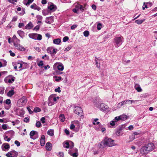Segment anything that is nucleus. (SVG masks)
<instances>
[{
  "instance_id": "1",
  "label": "nucleus",
  "mask_w": 157,
  "mask_h": 157,
  "mask_svg": "<svg viewBox=\"0 0 157 157\" xmlns=\"http://www.w3.org/2000/svg\"><path fill=\"white\" fill-rule=\"evenodd\" d=\"M114 140L111 139L106 137L100 144V148H103L106 146L112 147L114 145Z\"/></svg>"
},
{
  "instance_id": "2",
  "label": "nucleus",
  "mask_w": 157,
  "mask_h": 157,
  "mask_svg": "<svg viewBox=\"0 0 157 157\" xmlns=\"http://www.w3.org/2000/svg\"><path fill=\"white\" fill-rule=\"evenodd\" d=\"M155 146L154 144L151 143L147 144L146 146L142 147L141 150V152L143 154H146L149 151H151L155 149Z\"/></svg>"
},
{
  "instance_id": "3",
  "label": "nucleus",
  "mask_w": 157,
  "mask_h": 157,
  "mask_svg": "<svg viewBox=\"0 0 157 157\" xmlns=\"http://www.w3.org/2000/svg\"><path fill=\"white\" fill-rule=\"evenodd\" d=\"M95 106L104 112L109 111V107L108 106L105 104L96 102L94 104Z\"/></svg>"
},
{
  "instance_id": "4",
  "label": "nucleus",
  "mask_w": 157,
  "mask_h": 157,
  "mask_svg": "<svg viewBox=\"0 0 157 157\" xmlns=\"http://www.w3.org/2000/svg\"><path fill=\"white\" fill-rule=\"evenodd\" d=\"M123 42V37L122 36H117L113 39V43L115 47L118 48Z\"/></svg>"
},
{
  "instance_id": "5",
  "label": "nucleus",
  "mask_w": 157,
  "mask_h": 157,
  "mask_svg": "<svg viewBox=\"0 0 157 157\" xmlns=\"http://www.w3.org/2000/svg\"><path fill=\"white\" fill-rule=\"evenodd\" d=\"M59 99V98L58 97H56L54 95H51L48 98V105L49 106L53 105L56 103L57 100H58Z\"/></svg>"
},
{
  "instance_id": "6",
  "label": "nucleus",
  "mask_w": 157,
  "mask_h": 157,
  "mask_svg": "<svg viewBox=\"0 0 157 157\" xmlns=\"http://www.w3.org/2000/svg\"><path fill=\"white\" fill-rule=\"evenodd\" d=\"M29 36L30 38L35 40H40L42 39V36L40 34L37 33L29 34Z\"/></svg>"
},
{
  "instance_id": "7",
  "label": "nucleus",
  "mask_w": 157,
  "mask_h": 157,
  "mask_svg": "<svg viewBox=\"0 0 157 157\" xmlns=\"http://www.w3.org/2000/svg\"><path fill=\"white\" fill-rule=\"evenodd\" d=\"M48 53H50L52 56H54L58 51L57 49H55L53 47H49L47 49Z\"/></svg>"
},
{
  "instance_id": "8",
  "label": "nucleus",
  "mask_w": 157,
  "mask_h": 157,
  "mask_svg": "<svg viewBox=\"0 0 157 157\" xmlns=\"http://www.w3.org/2000/svg\"><path fill=\"white\" fill-rule=\"evenodd\" d=\"M29 135L30 138L33 140L37 138L39 136L38 132L35 131H31L30 132Z\"/></svg>"
},
{
  "instance_id": "9",
  "label": "nucleus",
  "mask_w": 157,
  "mask_h": 157,
  "mask_svg": "<svg viewBox=\"0 0 157 157\" xmlns=\"http://www.w3.org/2000/svg\"><path fill=\"white\" fill-rule=\"evenodd\" d=\"M74 113L79 116L82 115V111L81 108L78 106L74 107Z\"/></svg>"
},
{
  "instance_id": "10",
  "label": "nucleus",
  "mask_w": 157,
  "mask_h": 157,
  "mask_svg": "<svg viewBox=\"0 0 157 157\" xmlns=\"http://www.w3.org/2000/svg\"><path fill=\"white\" fill-rule=\"evenodd\" d=\"M18 155V153L14 150L8 152L6 154V156L8 157H16Z\"/></svg>"
},
{
  "instance_id": "11",
  "label": "nucleus",
  "mask_w": 157,
  "mask_h": 157,
  "mask_svg": "<svg viewBox=\"0 0 157 157\" xmlns=\"http://www.w3.org/2000/svg\"><path fill=\"white\" fill-rule=\"evenodd\" d=\"M19 43H18L17 42V43H13L14 46L15 47V48L20 51H25V48L22 45H20Z\"/></svg>"
},
{
  "instance_id": "12",
  "label": "nucleus",
  "mask_w": 157,
  "mask_h": 157,
  "mask_svg": "<svg viewBox=\"0 0 157 157\" xmlns=\"http://www.w3.org/2000/svg\"><path fill=\"white\" fill-rule=\"evenodd\" d=\"M48 8L51 12H53L55 11L57 9L56 5H54L52 3H50L48 4Z\"/></svg>"
},
{
  "instance_id": "13",
  "label": "nucleus",
  "mask_w": 157,
  "mask_h": 157,
  "mask_svg": "<svg viewBox=\"0 0 157 157\" xmlns=\"http://www.w3.org/2000/svg\"><path fill=\"white\" fill-rule=\"evenodd\" d=\"M15 79V78L12 75H10L5 79V81L6 83H12L14 81Z\"/></svg>"
},
{
  "instance_id": "14",
  "label": "nucleus",
  "mask_w": 157,
  "mask_h": 157,
  "mask_svg": "<svg viewBox=\"0 0 157 157\" xmlns=\"http://www.w3.org/2000/svg\"><path fill=\"white\" fill-rule=\"evenodd\" d=\"M57 67L58 70L63 71L64 69V66L63 64L59 63H56L54 65V67Z\"/></svg>"
},
{
  "instance_id": "15",
  "label": "nucleus",
  "mask_w": 157,
  "mask_h": 157,
  "mask_svg": "<svg viewBox=\"0 0 157 157\" xmlns=\"http://www.w3.org/2000/svg\"><path fill=\"white\" fill-rule=\"evenodd\" d=\"M53 21V17L52 16L48 17L46 18L45 22L48 24H51Z\"/></svg>"
},
{
  "instance_id": "16",
  "label": "nucleus",
  "mask_w": 157,
  "mask_h": 157,
  "mask_svg": "<svg viewBox=\"0 0 157 157\" xmlns=\"http://www.w3.org/2000/svg\"><path fill=\"white\" fill-rule=\"evenodd\" d=\"M40 143L41 146H43L45 144V137L44 135H42L40 140Z\"/></svg>"
},
{
  "instance_id": "17",
  "label": "nucleus",
  "mask_w": 157,
  "mask_h": 157,
  "mask_svg": "<svg viewBox=\"0 0 157 157\" xmlns=\"http://www.w3.org/2000/svg\"><path fill=\"white\" fill-rule=\"evenodd\" d=\"M135 89L138 92H141L142 90L140 85L138 84H136L134 86Z\"/></svg>"
},
{
  "instance_id": "18",
  "label": "nucleus",
  "mask_w": 157,
  "mask_h": 157,
  "mask_svg": "<svg viewBox=\"0 0 157 157\" xmlns=\"http://www.w3.org/2000/svg\"><path fill=\"white\" fill-rule=\"evenodd\" d=\"M46 149L47 150L50 151L52 149V144L49 142H48L46 145Z\"/></svg>"
},
{
  "instance_id": "19",
  "label": "nucleus",
  "mask_w": 157,
  "mask_h": 157,
  "mask_svg": "<svg viewBox=\"0 0 157 157\" xmlns=\"http://www.w3.org/2000/svg\"><path fill=\"white\" fill-rule=\"evenodd\" d=\"M30 7L32 9L34 10H37L38 11H39L40 10V8L39 7L37 6L35 4H33L31 5L30 6Z\"/></svg>"
},
{
  "instance_id": "20",
  "label": "nucleus",
  "mask_w": 157,
  "mask_h": 157,
  "mask_svg": "<svg viewBox=\"0 0 157 157\" xmlns=\"http://www.w3.org/2000/svg\"><path fill=\"white\" fill-rule=\"evenodd\" d=\"M75 8L78 11L79 10H80L81 11H83L84 10L83 7L82 6L79 4H77V5H76Z\"/></svg>"
},
{
  "instance_id": "21",
  "label": "nucleus",
  "mask_w": 157,
  "mask_h": 157,
  "mask_svg": "<svg viewBox=\"0 0 157 157\" xmlns=\"http://www.w3.org/2000/svg\"><path fill=\"white\" fill-rule=\"evenodd\" d=\"M33 1V0H24L23 1V3L26 5H29L32 3Z\"/></svg>"
},
{
  "instance_id": "22",
  "label": "nucleus",
  "mask_w": 157,
  "mask_h": 157,
  "mask_svg": "<svg viewBox=\"0 0 157 157\" xmlns=\"http://www.w3.org/2000/svg\"><path fill=\"white\" fill-rule=\"evenodd\" d=\"M16 65L17 67H18L20 69L21 68H22V69H24L25 68V67H23V65L24 64H25L24 63H16Z\"/></svg>"
},
{
  "instance_id": "23",
  "label": "nucleus",
  "mask_w": 157,
  "mask_h": 157,
  "mask_svg": "<svg viewBox=\"0 0 157 157\" xmlns=\"http://www.w3.org/2000/svg\"><path fill=\"white\" fill-rule=\"evenodd\" d=\"M33 27L32 23L30 22L25 27V29H30Z\"/></svg>"
},
{
  "instance_id": "24",
  "label": "nucleus",
  "mask_w": 157,
  "mask_h": 157,
  "mask_svg": "<svg viewBox=\"0 0 157 157\" xmlns=\"http://www.w3.org/2000/svg\"><path fill=\"white\" fill-rule=\"evenodd\" d=\"M17 33L19 36L22 38H23L25 36V33L23 31L19 30L17 31Z\"/></svg>"
},
{
  "instance_id": "25",
  "label": "nucleus",
  "mask_w": 157,
  "mask_h": 157,
  "mask_svg": "<svg viewBox=\"0 0 157 157\" xmlns=\"http://www.w3.org/2000/svg\"><path fill=\"white\" fill-rule=\"evenodd\" d=\"M54 131L53 129H50L47 132V134L50 136H52L54 135Z\"/></svg>"
},
{
  "instance_id": "26",
  "label": "nucleus",
  "mask_w": 157,
  "mask_h": 157,
  "mask_svg": "<svg viewBox=\"0 0 157 157\" xmlns=\"http://www.w3.org/2000/svg\"><path fill=\"white\" fill-rule=\"evenodd\" d=\"M70 145V144L68 142H64L63 143V145L64 148H68L69 147V145Z\"/></svg>"
},
{
  "instance_id": "27",
  "label": "nucleus",
  "mask_w": 157,
  "mask_h": 157,
  "mask_svg": "<svg viewBox=\"0 0 157 157\" xmlns=\"http://www.w3.org/2000/svg\"><path fill=\"white\" fill-rule=\"evenodd\" d=\"M61 42V40L59 38L54 39L53 40V43L56 44H59Z\"/></svg>"
},
{
  "instance_id": "28",
  "label": "nucleus",
  "mask_w": 157,
  "mask_h": 157,
  "mask_svg": "<svg viewBox=\"0 0 157 157\" xmlns=\"http://www.w3.org/2000/svg\"><path fill=\"white\" fill-rule=\"evenodd\" d=\"M145 21V19L143 20H136L135 22L138 25H140L143 23Z\"/></svg>"
},
{
  "instance_id": "29",
  "label": "nucleus",
  "mask_w": 157,
  "mask_h": 157,
  "mask_svg": "<svg viewBox=\"0 0 157 157\" xmlns=\"http://www.w3.org/2000/svg\"><path fill=\"white\" fill-rule=\"evenodd\" d=\"M121 120L124 121L127 119V116L125 114H123L120 116Z\"/></svg>"
},
{
  "instance_id": "30",
  "label": "nucleus",
  "mask_w": 157,
  "mask_h": 157,
  "mask_svg": "<svg viewBox=\"0 0 157 157\" xmlns=\"http://www.w3.org/2000/svg\"><path fill=\"white\" fill-rule=\"evenodd\" d=\"M18 112L19 114H18V115L21 116H22L25 113V111L22 109L19 110L17 111Z\"/></svg>"
},
{
  "instance_id": "31",
  "label": "nucleus",
  "mask_w": 157,
  "mask_h": 157,
  "mask_svg": "<svg viewBox=\"0 0 157 157\" xmlns=\"http://www.w3.org/2000/svg\"><path fill=\"white\" fill-rule=\"evenodd\" d=\"M20 101L22 104H25L26 103L27 101V99L25 97H23L20 99Z\"/></svg>"
},
{
  "instance_id": "32",
  "label": "nucleus",
  "mask_w": 157,
  "mask_h": 157,
  "mask_svg": "<svg viewBox=\"0 0 157 157\" xmlns=\"http://www.w3.org/2000/svg\"><path fill=\"white\" fill-rule=\"evenodd\" d=\"M60 120L62 122H63L65 120L64 115L63 114H61L59 117Z\"/></svg>"
},
{
  "instance_id": "33",
  "label": "nucleus",
  "mask_w": 157,
  "mask_h": 157,
  "mask_svg": "<svg viewBox=\"0 0 157 157\" xmlns=\"http://www.w3.org/2000/svg\"><path fill=\"white\" fill-rule=\"evenodd\" d=\"M3 148L5 149L3 150L5 151V150H8L9 149L10 146L8 144H3Z\"/></svg>"
},
{
  "instance_id": "34",
  "label": "nucleus",
  "mask_w": 157,
  "mask_h": 157,
  "mask_svg": "<svg viewBox=\"0 0 157 157\" xmlns=\"http://www.w3.org/2000/svg\"><path fill=\"white\" fill-rule=\"evenodd\" d=\"M14 94V90H10L7 93V95L9 97H11Z\"/></svg>"
},
{
  "instance_id": "35",
  "label": "nucleus",
  "mask_w": 157,
  "mask_h": 157,
  "mask_svg": "<svg viewBox=\"0 0 157 157\" xmlns=\"http://www.w3.org/2000/svg\"><path fill=\"white\" fill-rule=\"evenodd\" d=\"M126 101V104H131L132 103H134L135 101H134L133 100H127L125 101Z\"/></svg>"
},
{
  "instance_id": "36",
  "label": "nucleus",
  "mask_w": 157,
  "mask_h": 157,
  "mask_svg": "<svg viewBox=\"0 0 157 157\" xmlns=\"http://www.w3.org/2000/svg\"><path fill=\"white\" fill-rule=\"evenodd\" d=\"M54 78H56L55 80L57 82H59V81H60L62 79L61 77L60 76L57 77L55 76H54Z\"/></svg>"
},
{
  "instance_id": "37",
  "label": "nucleus",
  "mask_w": 157,
  "mask_h": 157,
  "mask_svg": "<svg viewBox=\"0 0 157 157\" xmlns=\"http://www.w3.org/2000/svg\"><path fill=\"white\" fill-rule=\"evenodd\" d=\"M69 154L71 156L74 157H77L78 156V154L77 153H75L73 154H72L71 152L69 151Z\"/></svg>"
},
{
  "instance_id": "38",
  "label": "nucleus",
  "mask_w": 157,
  "mask_h": 157,
  "mask_svg": "<svg viewBox=\"0 0 157 157\" xmlns=\"http://www.w3.org/2000/svg\"><path fill=\"white\" fill-rule=\"evenodd\" d=\"M12 123H13V125H15L16 124H19L20 123V121L17 120L14 121H12Z\"/></svg>"
},
{
  "instance_id": "39",
  "label": "nucleus",
  "mask_w": 157,
  "mask_h": 157,
  "mask_svg": "<svg viewBox=\"0 0 157 157\" xmlns=\"http://www.w3.org/2000/svg\"><path fill=\"white\" fill-rule=\"evenodd\" d=\"M89 34V32L88 31H86L83 33V35L85 37H87L88 36Z\"/></svg>"
},
{
  "instance_id": "40",
  "label": "nucleus",
  "mask_w": 157,
  "mask_h": 157,
  "mask_svg": "<svg viewBox=\"0 0 157 157\" xmlns=\"http://www.w3.org/2000/svg\"><path fill=\"white\" fill-rule=\"evenodd\" d=\"M4 88L2 87H0V94H3L4 93Z\"/></svg>"
},
{
  "instance_id": "41",
  "label": "nucleus",
  "mask_w": 157,
  "mask_h": 157,
  "mask_svg": "<svg viewBox=\"0 0 157 157\" xmlns=\"http://www.w3.org/2000/svg\"><path fill=\"white\" fill-rule=\"evenodd\" d=\"M41 125L40 122L39 121H37L36 123V126L37 127L39 128Z\"/></svg>"
},
{
  "instance_id": "42",
  "label": "nucleus",
  "mask_w": 157,
  "mask_h": 157,
  "mask_svg": "<svg viewBox=\"0 0 157 157\" xmlns=\"http://www.w3.org/2000/svg\"><path fill=\"white\" fill-rule=\"evenodd\" d=\"M6 103L8 105H11V101L10 99H7L6 101Z\"/></svg>"
},
{
  "instance_id": "43",
  "label": "nucleus",
  "mask_w": 157,
  "mask_h": 157,
  "mask_svg": "<svg viewBox=\"0 0 157 157\" xmlns=\"http://www.w3.org/2000/svg\"><path fill=\"white\" fill-rule=\"evenodd\" d=\"M40 111H41V109L40 108H38V107L35 108L34 110V111L35 112H39Z\"/></svg>"
},
{
  "instance_id": "44",
  "label": "nucleus",
  "mask_w": 157,
  "mask_h": 157,
  "mask_svg": "<svg viewBox=\"0 0 157 157\" xmlns=\"http://www.w3.org/2000/svg\"><path fill=\"white\" fill-rule=\"evenodd\" d=\"M116 121H115L114 119L112 121H111V122H110V124L111 125H112V126H114V125L115 124H116Z\"/></svg>"
},
{
  "instance_id": "45",
  "label": "nucleus",
  "mask_w": 157,
  "mask_h": 157,
  "mask_svg": "<svg viewBox=\"0 0 157 157\" xmlns=\"http://www.w3.org/2000/svg\"><path fill=\"white\" fill-rule=\"evenodd\" d=\"M10 139L11 138L10 137L8 138V136H5L4 137V140L8 142L10 141Z\"/></svg>"
},
{
  "instance_id": "46",
  "label": "nucleus",
  "mask_w": 157,
  "mask_h": 157,
  "mask_svg": "<svg viewBox=\"0 0 157 157\" xmlns=\"http://www.w3.org/2000/svg\"><path fill=\"white\" fill-rule=\"evenodd\" d=\"M69 143L70 144V145H69V147H70V148H73L74 146V143L72 141H69Z\"/></svg>"
},
{
  "instance_id": "47",
  "label": "nucleus",
  "mask_w": 157,
  "mask_h": 157,
  "mask_svg": "<svg viewBox=\"0 0 157 157\" xmlns=\"http://www.w3.org/2000/svg\"><path fill=\"white\" fill-rule=\"evenodd\" d=\"M69 40V38L67 36H65L63 38V41L64 42H66Z\"/></svg>"
},
{
  "instance_id": "48",
  "label": "nucleus",
  "mask_w": 157,
  "mask_h": 157,
  "mask_svg": "<svg viewBox=\"0 0 157 157\" xmlns=\"http://www.w3.org/2000/svg\"><path fill=\"white\" fill-rule=\"evenodd\" d=\"M114 120L116 122L117 121H119V120H121L120 116H118L115 117L114 118Z\"/></svg>"
},
{
  "instance_id": "49",
  "label": "nucleus",
  "mask_w": 157,
  "mask_h": 157,
  "mask_svg": "<svg viewBox=\"0 0 157 157\" xmlns=\"http://www.w3.org/2000/svg\"><path fill=\"white\" fill-rule=\"evenodd\" d=\"M101 28V24L98 23L97 25V29L98 30H100Z\"/></svg>"
},
{
  "instance_id": "50",
  "label": "nucleus",
  "mask_w": 157,
  "mask_h": 157,
  "mask_svg": "<svg viewBox=\"0 0 157 157\" xmlns=\"http://www.w3.org/2000/svg\"><path fill=\"white\" fill-rule=\"evenodd\" d=\"M24 121L26 123H28L29 121V118L28 117H25L24 119Z\"/></svg>"
},
{
  "instance_id": "51",
  "label": "nucleus",
  "mask_w": 157,
  "mask_h": 157,
  "mask_svg": "<svg viewBox=\"0 0 157 157\" xmlns=\"http://www.w3.org/2000/svg\"><path fill=\"white\" fill-rule=\"evenodd\" d=\"M148 8V6H147V5L146 4V3L144 2V5L143 6V9L144 10L145 8Z\"/></svg>"
},
{
  "instance_id": "52",
  "label": "nucleus",
  "mask_w": 157,
  "mask_h": 157,
  "mask_svg": "<svg viewBox=\"0 0 157 157\" xmlns=\"http://www.w3.org/2000/svg\"><path fill=\"white\" fill-rule=\"evenodd\" d=\"M2 128L4 130L7 129V126L6 124H3L2 126Z\"/></svg>"
},
{
  "instance_id": "53",
  "label": "nucleus",
  "mask_w": 157,
  "mask_h": 157,
  "mask_svg": "<svg viewBox=\"0 0 157 157\" xmlns=\"http://www.w3.org/2000/svg\"><path fill=\"white\" fill-rule=\"evenodd\" d=\"M36 18L39 20H42V16L39 15H37L36 16Z\"/></svg>"
},
{
  "instance_id": "54",
  "label": "nucleus",
  "mask_w": 157,
  "mask_h": 157,
  "mask_svg": "<svg viewBox=\"0 0 157 157\" xmlns=\"http://www.w3.org/2000/svg\"><path fill=\"white\" fill-rule=\"evenodd\" d=\"M75 127V126L74 124L71 122V124L70 127V128L71 129H73Z\"/></svg>"
},
{
  "instance_id": "55",
  "label": "nucleus",
  "mask_w": 157,
  "mask_h": 157,
  "mask_svg": "<svg viewBox=\"0 0 157 157\" xmlns=\"http://www.w3.org/2000/svg\"><path fill=\"white\" fill-rule=\"evenodd\" d=\"M14 143L15 144H16L17 145V147L19 146L20 145V142L17 140L15 141V142H14Z\"/></svg>"
},
{
  "instance_id": "56",
  "label": "nucleus",
  "mask_w": 157,
  "mask_h": 157,
  "mask_svg": "<svg viewBox=\"0 0 157 157\" xmlns=\"http://www.w3.org/2000/svg\"><path fill=\"white\" fill-rule=\"evenodd\" d=\"M121 132V129H120L117 131L116 132V134L117 136H119L120 135V133Z\"/></svg>"
},
{
  "instance_id": "57",
  "label": "nucleus",
  "mask_w": 157,
  "mask_h": 157,
  "mask_svg": "<svg viewBox=\"0 0 157 157\" xmlns=\"http://www.w3.org/2000/svg\"><path fill=\"white\" fill-rule=\"evenodd\" d=\"M55 91L56 92H58L59 93L61 91L60 90V87H58L57 88L55 89Z\"/></svg>"
},
{
  "instance_id": "58",
  "label": "nucleus",
  "mask_w": 157,
  "mask_h": 157,
  "mask_svg": "<svg viewBox=\"0 0 157 157\" xmlns=\"http://www.w3.org/2000/svg\"><path fill=\"white\" fill-rule=\"evenodd\" d=\"M77 27V25H72L71 27V29L73 30L75 29V28H76Z\"/></svg>"
},
{
  "instance_id": "59",
  "label": "nucleus",
  "mask_w": 157,
  "mask_h": 157,
  "mask_svg": "<svg viewBox=\"0 0 157 157\" xmlns=\"http://www.w3.org/2000/svg\"><path fill=\"white\" fill-rule=\"evenodd\" d=\"M58 156L60 157H63L64 156L63 153L62 152H60L59 153Z\"/></svg>"
},
{
  "instance_id": "60",
  "label": "nucleus",
  "mask_w": 157,
  "mask_h": 157,
  "mask_svg": "<svg viewBox=\"0 0 157 157\" xmlns=\"http://www.w3.org/2000/svg\"><path fill=\"white\" fill-rule=\"evenodd\" d=\"M38 65L39 67H41L43 65V62L42 61H40L38 64Z\"/></svg>"
},
{
  "instance_id": "61",
  "label": "nucleus",
  "mask_w": 157,
  "mask_h": 157,
  "mask_svg": "<svg viewBox=\"0 0 157 157\" xmlns=\"http://www.w3.org/2000/svg\"><path fill=\"white\" fill-rule=\"evenodd\" d=\"M13 39H17V41H16V42H17L18 43H20V40L18 39H17L16 37V36L15 35H14L13 37Z\"/></svg>"
},
{
  "instance_id": "62",
  "label": "nucleus",
  "mask_w": 157,
  "mask_h": 157,
  "mask_svg": "<svg viewBox=\"0 0 157 157\" xmlns=\"http://www.w3.org/2000/svg\"><path fill=\"white\" fill-rule=\"evenodd\" d=\"M45 118L44 117H42L41 118L40 121L42 123H45Z\"/></svg>"
},
{
  "instance_id": "63",
  "label": "nucleus",
  "mask_w": 157,
  "mask_h": 157,
  "mask_svg": "<svg viewBox=\"0 0 157 157\" xmlns=\"http://www.w3.org/2000/svg\"><path fill=\"white\" fill-rule=\"evenodd\" d=\"M71 123L74 124V125L78 124H79V122L78 121H75L73 122H72Z\"/></svg>"
},
{
  "instance_id": "64",
  "label": "nucleus",
  "mask_w": 157,
  "mask_h": 157,
  "mask_svg": "<svg viewBox=\"0 0 157 157\" xmlns=\"http://www.w3.org/2000/svg\"><path fill=\"white\" fill-rule=\"evenodd\" d=\"M9 52L10 53V55L13 57L15 56V53L13 52L11 50L9 51Z\"/></svg>"
}]
</instances>
